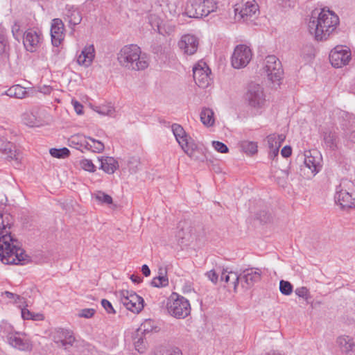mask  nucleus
Listing matches in <instances>:
<instances>
[{
	"label": "nucleus",
	"instance_id": "obj_1",
	"mask_svg": "<svg viewBox=\"0 0 355 355\" xmlns=\"http://www.w3.org/2000/svg\"><path fill=\"white\" fill-rule=\"evenodd\" d=\"M4 207L0 205V258L4 264L21 265L22 250L15 243L11 236V228L14 223L13 216L3 211Z\"/></svg>",
	"mask_w": 355,
	"mask_h": 355
},
{
	"label": "nucleus",
	"instance_id": "obj_2",
	"mask_svg": "<svg viewBox=\"0 0 355 355\" xmlns=\"http://www.w3.org/2000/svg\"><path fill=\"white\" fill-rule=\"evenodd\" d=\"M339 24V17L329 9L322 8L320 12H312L308 23L309 33L317 40H327Z\"/></svg>",
	"mask_w": 355,
	"mask_h": 355
},
{
	"label": "nucleus",
	"instance_id": "obj_3",
	"mask_svg": "<svg viewBox=\"0 0 355 355\" xmlns=\"http://www.w3.org/2000/svg\"><path fill=\"white\" fill-rule=\"evenodd\" d=\"M335 202L342 209L355 207V184L348 179H342L336 186Z\"/></svg>",
	"mask_w": 355,
	"mask_h": 355
},
{
	"label": "nucleus",
	"instance_id": "obj_4",
	"mask_svg": "<svg viewBox=\"0 0 355 355\" xmlns=\"http://www.w3.org/2000/svg\"><path fill=\"white\" fill-rule=\"evenodd\" d=\"M245 99L249 107L256 114H261L268 105L263 88L259 84L249 85Z\"/></svg>",
	"mask_w": 355,
	"mask_h": 355
},
{
	"label": "nucleus",
	"instance_id": "obj_5",
	"mask_svg": "<svg viewBox=\"0 0 355 355\" xmlns=\"http://www.w3.org/2000/svg\"><path fill=\"white\" fill-rule=\"evenodd\" d=\"M166 309L170 315L181 319L190 314L191 306L187 298L177 293H172L167 300Z\"/></svg>",
	"mask_w": 355,
	"mask_h": 355
},
{
	"label": "nucleus",
	"instance_id": "obj_6",
	"mask_svg": "<svg viewBox=\"0 0 355 355\" xmlns=\"http://www.w3.org/2000/svg\"><path fill=\"white\" fill-rule=\"evenodd\" d=\"M322 146L330 153H336L341 149L342 145L338 135V128L334 125L324 127L320 132Z\"/></svg>",
	"mask_w": 355,
	"mask_h": 355
},
{
	"label": "nucleus",
	"instance_id": "obj_7",
	"mask_svg": "<svg viewBox=\"0 0 355 355\" xmlns=\"http://www.w3.org/2000/svg\"><path fill=\"white\" fill-rule=\"evenodd\" d=\"M217 4L215 0H195L187 6L186 11L189 17L201 18L216 11Z\"/></svg>",
	"mask_w": 355,
	"mask_h": 355
},
{
	"label": "nucleus",
	"instance_id": "obj_8",
	"mask_svg": "<svg viewBox=\"0 0 355 355\" xmlns=\"http://www.w3.org/2000/svg\"><path fill=\"white\" fill-rule=\"evenodd\" d=\"M265 71L268 79L273 83L279 85L283 76L281 62L273 55H268L265 60Z\"/></svg>",
	"mask_w": 355,
	"mask_h": 355
},
{
	"label": "nucleus",
	"instance_id": "obj_9",
	"mask_svg": "<svg viewBox=\"0 0 355 355\" xmlns=\"http://www.w3.org/2000/svg\"><path fill=\"white\" fill-rule=\"evenodd\" d=\"M119 297L123 306L133 313H138L144 309V299L134 291H121Z\"/></svg>",
	"mask_w": 355,
	"mask_h": 355
},
{
	"label": "nucleus",
	"instance_id": "obj_10",
	"mask_svg": "<svg viewBox=\"0 0 355 355\" xmlns=\"http://www.w3.org/2000/svg\"><path fill=\"white\" fill-rule=\"evenodd\" d=\"M172 132L176 141L181 146L182 149L191 158L196 159L195 152L197 148L196 145L188 140V137L183 128L177 123L171 126Z\"/></svg>",
	"mask_w": 355,
	"mask_h": 355
},
{
	"label": "nucleus",
	"instance_id": "obj_11",
	"mask_svg": "<svg viewBox=\"0 0 355 355\" xmlns=\"http://www.w3.org/2000/svg\"><path fill=\"white\" fill-rule=\"evenodd\" d=\"M351 59V51L346 46H336L329 53L330 62L336 68H340L348 64Z\"/></svg>",
	"mask_w": 355,
	"mask_h": 355
},
{
	"label": "nucleus",
	"instance_id": "obj_12",
	"mask_svg": "<svg viewBox=\"0 0 355 355\" xmlns=\"http://www.w3.org/2000/svg\"><path fill=\"white\" fill-rule=\"evenodd\" d=\"M252 51L245 44L237 45L232 56V65L235 69L245 67L252 59Z\"/></svg>",
	"mask_w": 355,
	"mask_h": 355
},
{
	"label": "nucleus",
	"instance_id": "obj_13",
	"mask_svg": "<svg viewBox=\"0 0 355 355\" xmlns=\"http://www.w3.org/2000/svg\"><path fill=\"white\" fill-rule=\"evenodd\" d=\"M211 70L203 61H199L193 67V76L196 84L202 88H206L210 84Z\"/></svg>",
	"mask_w": 355,
	"mask_h": 355
},
{
	"label": "nucleus",
	"instance_id": "obj_14",
	"mask_svg": "<svg viewBox=\"0 0 355 355\" xmlns=\"http://www.w3.org/2000/svg\"><path fill=\"white\" fill-rule=\"evenodd\" d=\"M139 46L137 44H128L123 46L117 53V60L119 64L128 69L131 62H133V57L139 53Z\"/></svg>",
	"mask_w": 355,
	"mask_h": 355
},
{
	"label": "nucleus",
	"instance_id": "obj_15",
	"mask_svg": "<svg viewBox=\"0 0 355 355\" xmlns=\"http://www.w3.org/2000/svg\"><path fill=\"white\" fill-rule=\"evenodd\" d=\"M42 40L40 31L28 29L24 33V47L27 51L35 53L40 49Z\"/></svg>",
	"mask_w": 355,
	"mask_h": 355
},
{
	"label": "nucleus",
	"instance_id": "obj_16",
	"mask_svg": "<svg viewBox=\"0 0 355 355\" xmlns=\"http://www.w3.org/2000/svg\"><path fill=\"white\" fill-rule=\"evenodd\" d=\"M64 24L62 19L55 18L51 22V39L53 46L58 47L64 41L65 37Z\"/></svg>",
	"mask_w": 355,
	"mask_h": 355
},
{
	"label": "nucleus",
	"instance_id": "obj_17",
	"mask_svg": "<svg viewBox=\"0 0 355 355\" xmlns=\"http://www.w3.org/2000/svg\"><path fill=\"white\" fill-rule=\"evenodd\" d=\"M234 11L236 17L247 21L258 11V5L254 0H243L241 6H236Z\"/></svg>",
	"mask_w": 355,
	"mask_h": 355
},
{
	"label": "nucleus",
	"instance_id": "obj_18",
	"mask_svg": "<svg viewBox=\"0 0 355 355\" xmlns=\"http://www.w3.org/2000/svg\"><path fill=\"white\" fill-rule=\"evenodd\" d=\"M241 284L243 288L248 289L261 278V271L259 268H246L239 275Z\"/></svg>",
	"mask_w": 355,
	"mask_h": 355
},
{
	"label": "nucleus",
	"instance_id": "obj_19",
	"mask_svg": "<svg viewBox=\"0 0 355 355\" xmlns=\"http://www.w3.org/2000/svg\"><path fill=\"white\" fill-rule=\"evenodd\" d=\"M199 40L194 35L186 34L178 42V47L186 55H193L198 50Z\"/></svg>",
	"mask_w": 355,
	"mask_h": 355
},
{
	"label": "nucleus",
	"instance_id": "obj_20",
	"mask_svg": "<svg viewBox=\"0 0 355 355\" xmlns=\"http://www.w3.org/2000/svg\"><path fill=\"white\" fill-rule=\"evenodd\" d=\"M355 350L354 339L346 335L340 336L336 338L334 353L336 355H346Z\"/></svg>",
	"mask_w": 355,
	"mask_h": 355
},
{
	"label": "nucleus",
	"instance_id": "obj_21",
	"mask_svg": "<svg viewBox=\"0 0 355 355\" xmlns=\"http://www.w3.org/2000/svg\"><path fill=\"white\" fill-rule=\"evenodd\" d=\"M55 343L67 350L75 342L72 332L67 329H59L53 336Z\"/></svg>",
	"mask_w": 355,
	"mask_h": 355
},
{
	"label": "nucleus",
	"instance_id": "obj_22",
	"mask_svg": "<svg viewBox=\"0 0 355 355\" xmlns=\"http://www.w3.org/2000/svg\"><path fill=\"white\" fill-rule=\"evenodd\" d=\"M64 19L68 22L69 26L73 28L81 22L82 15L76 8L67 5L64 11Z\"/></svg>",
	"mask_w": 355,
	"mask_h": 355
},
{
	"label": "nucleus",
	"instance_id": "obj_23",
	"mask_svg": "<svg viewBox=\"0 0 355 355\" xmlns=\"http://www.w3.org/2000/svg\"><path fill=\"white\" fill-rule=\"evenodd\" d=\"M133 59V62H131L129 70L137 71H143L149 66L150 58L146 53H142L140 47L139 53H136Z\"/></svg>",
	"mask_w": 355,
	"mask_h": 355
},
{
	"label": "nucleus",
	"instance_id": "obj_24",
	"mask_svg": "<svg viewBox=\"0 0 355 355\" xmlns=\"http://www.w3.org/2000/svg\"><path fill=\"white\" fill-rule=\"evenodd\" d=\"M94 47L92 44L85 46L77 58L78 63L85 67L89 66L94 58Z\"/></svg>",
	"mask_w": 355,
	"mask_h": 355
},
{
	"label": "nucleus",
	"instance_id": "obj_25",
	"mask_svg": "<svg viewBox=\"0 0 355 355\" xmlns=\"http://www.w3.org/2000/svg\"><path fill=\"white\" fill-rule=\"evenodd\" d=\"M118 162L112 157H106L101 159V168L108 174H113L119 168Z\"/></svg>",
	"mask_w": 355,
	"mask_h": 355
},
{
	"label": "nucleus",
	"instance_id": "obj_26",
	"mask_svg": "<svg viewBox=\"0 0 355 355\" xmlns=\"http://www.w3.org/2000/svg\"><path fill=\"white\" fill-rule=\"evenodd\" d=\"M221 280H224L229 285H232L234 291L240 282L239 275L237 272L233 271H228L227 269L223 270L221 274Z\"/></svg>",
	"mask_w": 355,
	"mask_h": 355
},
{
	"label": "nucleus",
	"instance_id": "obj_27",
	"mask_svg": "<svg viewBox=\"0 0 355 355\" xmlns=\"http://www.w3.org/2000/svg\"><path fill=\"white\" fill-rule=\"evenodd\" d=\"M87 150H91L94 153H101L104 150V144L96 139L88 137L81 144Z\"/></svg>",
	"mask_w": 355,
	"mask_h": 355
},
{
	"label": "nucleus",
	"instance_id": "obj_28",
	"mask_svg": "<svg viewBox=\"0 0 355 355\" xmlns=\"http://www.w3.org/2000/svg\"><path fill=\"white\" fill-rule=\"evenodd\" d=\"M308 153L309 155L305 154L304 155V165L311 171L313 175H315L320 171V162L315 157L311 155L310 152Z\"/></svg>",
	"mask_w": 355,
	"mask_h": 355
},
{
	"label": "nucleus",
	"instance_id": "obj_29",
	"mask_svg": "<svg viewBox=\"0 0 355 355\" xmlns=\"http://www.w3.org/2000/svg\"><path fill=\"white\" fill-rule=\"evenodd\" d=\"M200 121L206 126H211L214 123V112L209 108H204L200 112Z\"/></svg>",
	"mask_w": 355,
	"mask_h": 355
},
{
	"label": "nucleus",
	"instance_id": "obj_30",
	"mask_svg": "<svg viewBox=\"0 0 355 355\" xmlns=\"http://www.w3.org/2000/svg\"><path fill=\"white\" fill-rule=\"evenodd\" d=\"M21 336V333L18 331L10 332L7 336L8 343L15 348L21 349L22 339Z\"/></svg>",
	"mask_w": 355,
	"mask_h": 355
},
{
	"label": "nucleus",
	"instance_id": "obj_31",
	"mask_svg": "<svg viewBox=\"0 0 355 355\" xmlns=\"http://www.w3.org/2000/svg\"><path fill=\"white\" fill-rule=\"evenodd\" d=\"M342 130L343 131V139L346 146H349L350 144L355 143V130L353 128H348L345 124L342 125Z\"/></svg>",
	"mask_w": 355,
	"mask_h": 355
},
{
	"label": "nucleus",
	"instance_id": "obj_32",
	"mask_svg": "<svg viewBox=\"0 0 355 355\" xmlns=\"http://www.w3.org/2000/svg\"><path fill=\"white\" fill-rule=\"evenodd\" d=\"M285 140V136L283 134H271L267 137V142L269 148L280 147Z\"/></svg>",
	"mask_w": 355,
	"mask_h": 355
},
{
	"label": "nucleus",
	"instance_id": "obj_33",
	"mask_svg": "<svg viewBox=\"0 0 355 355\" xmlns=\"http://www.w3.org/2000/svg\"><path fill=\"white\" fill-rule=\"evenodd\" d=\"M28 302L24 300V320H32L35 321H41L44 320V315L42 313H35L26 309Z\"/></svg>",
	"mask_w": 355,
	"mask_h": 355
},
{
	"label": "nucleus",
	"instance_id": "obj_34",
	"mask_svg": "<svg viewBox=\"0 0 355 355\" xmlns=\"http://www.w3.org/2000/svg\"><path fill=\"white\" fill-rule=\"evenodd\" d=\"M241 147L243 152L249 155H253L257 152V143L245 141L241 143Z\"/></svg>",
	"mask_w": 355,
	"mask_h": 355
},
{
	"label": "nucleus",
	"instance_id": "obj_35",
	"mask_svg": "<svg viewBox=\"0 0 355 355\" xmlns=\"http://www.w3.org/2000/svg\"><path fill=\"white\" fill-rule=\"evenodd\" d=\"M6 94L10 97L16 98H22V86L15 85L10 87L6 92Z\"/></svg>",
	"mask_w": 355,
	"mask_h": 355
},
{
	"label": "nucleus",
	"instance_id": "obj_36",
	"mask_svg": "<svg viewBox=\"0 0 355 355\" xmlns=\"http://www.w3.org/2000/svg\"><path fill=\"white\" fill-rule=\"evenodd\" d=\"M9 49L8 41L4 30L0 28V55L6 53Z\"/></svg>",
	"mask_w": 355,
	"mask_h": 355
},
{
	"label": "nucleus",
	"instance_id": "obj_37",
	"mask_svg": "<svg viewBox=\"0 0 355 355\" xmlns=\"http://www.w3.org/2000/svg\"><path fill=\"white\" fill-rule=\"evenodd\" d=\"M49 152L52 157L56 158H65L70 154L69 150L65 147L62 148H51Z\"/></svg>",
	"mask_w": 355,
	"mask_h": 355
},
{
	"label": "nucleus",
	"instance_id": "obj_38",
	"mask_svg": "<svg viewBox=\"0 0 355 355\" xmlns=\"http://www.w3.org/2000/svg\"><path fill=\"white\" fill-rule=\"evenodd\" d=\"M151 285L157 288L165 287L168 285V279L166 275H159L152 279Z\"/></svg>",
	"mask_w": 355,
	"mask_h": 355
},
{
	"label": "nucleus",
	"instance_id": "obj_39",
	"mask_svg": "<svg viewBox=\"0 0 355 355\" xmlns=\"http://www.w3.org/2000/svg\"><path fill=\"white\" fill-rule=\"evenodd\" d=\"M24 123L29 127H38L41 125L40 121L33 114H26L24 117Z\"/></svg>",
	"mask_w": 355,
	"mask_h": 355
},
{
	"label": "nucleus",
	"instance_id": "obj_40",
	"mask_svg": "<svg viewBox=\"0 0 355 355\" xmlns=\"http://www.w3.org/2000/svg\"><path fill=\"white\" fill-rule=\"evenodd\" d=\"M293 285L288 281L281 280L279 282V291L284 295H289L293 292Z\"/></svg>",
	"mask_w": 355,
	"mask_h": 355
},
{
	"label": "nucleus",
	"instance_id": "obj_41",
	"mask_svg": "<svg viewBox=\"0 0 355 355\" xmlns=\"http://www.w3.org/2000/svg\"><path fill=\"white\" fill-rule=\"evenodd\" d=\"M96 199L100 202L105 205H111L113 202L112 198L103 191H98L96 194Z\"/></svg>",
	"mask_w": 355,
	"mask_h": 355
},
{
	"label": "nucleus",
	"instance_id": "obj_42",
	"mask_svg": "<svg viewBox=\"0 0 355 355\" xmlns=\"http://www.w3.org/2000/svg\"><path fill=\"white\" fill-rule=\"evenodd\" d=\"M139 165V159L138 157H132L128 161V170L131 173H136Z\"/></svg>",
	"mask_w": 355,
	"mask_h": 355
},
{
	"label": "nucleus",
	"instance_id": "obj_43",
	"mask_svg": "<svg viewBox=\"0 0 355 355\" xmlns=\"http://www.w3.org/2000/svg\"><path fill=\"white\" fill-rule=\"evenodd\" d=\"M295 293L299 297L303 298L306 301L311 298L309 291L305 286L297 288Z\"/></svg>",
	"mask_w": 355,
	"mask_h": 355
},
{
	"label": "nucleus",
	"instance_id": "obj_44",
	"mask_svg": "<svg viewBox=\"0 0 355 355\" xmlns=\"http://www.w3.org/2000/svg\"><path fill=\"white\" fill-rule=\"evenodd\" d=\"M212 146L217 152L220 153H227L229 150L227 146L224 143L218 141H213Z\"/></svg>",
	"mask_w": 355,
	"mask_h": 355
},
{
	"label": "nucleus",
	"instance_id": "obj_45",
	"mask_svg": "<svg viewBox=\"0 0 355 355\" xmlns=\"http://www.w3.org/2000/svg\"><path fill=\"white\" fill-rule=\"evenodd\" d=\"M80 165L83 169L89 172H94L96 171V166L93 162L89 159H83L80 162Z\"/></svg>",
	"mask_w": 355,
	"mask_h": 355
},
{
	"label": "nucleus",
	"instance_id": "obj_46",
	"mask_svg": "<svg viewBox=\"0 0 355 355\" xmlns=\"http://www.w3.org/2000/svg\"><path fill=\"white\" fill-rule=\"evenodd\" d=\"M12 33L14 37L18 41L22 39V31L21 30V26L19 24L15 23L12 27Z\"/></svg>",
	"mask_w": 355,
	"mask_h": 355
},
{
	"label": "nucleus",
	"instance_id": "obj_47",
	"mask_svg": "<svg viewBox=\"0 0 355 355\" xmlns=\"http://www.w3.org/2000/svg\"><path fill=\"white\" fill-rule=\"evenodd\" d=\"M101 305L108 314H115L116 311L110 301L105 299L101 300Z\"/></svg>",
	"mask_w": 355,
	"mask_h": 355
},
{
	"label": "nucleus",
	"instance_id": "obj_48",
	"mask_svg": "<svg viewBox=\"0 0 355 355\" xmlns=\"http://www.w3.org/2000/svg\"><path fill=\"white\" fill-rule=\"evenodd\" d=\"M134 344L135 349L138 352L143 353L144 352L146 347L144 344V340L143 338H138L137 340L135 341Z\"/></svg>",
	"mask_w": 355,
	"mask_h": 355
},
{
	"label": "nucleus",
	"instance_id": "obj_49",
	"mask_svg": "<svg viewBox=\"0 0 355 355\" xmlns=\"http://www.w3.org/2000/svg\"><path fill=\"white\" fill-rule=\"evenodd\" d=\"M3 296L9 300V302L15 303L20 300V295L12 293L9 291H5Z\"/></svg>",
	"mask_w": 355,
	"mask_h": 355
},
{
	"label": "nucleus",
	"instance_id": "obj_50",
	"mask_svg": "<svg viewBox=\"0 0 355 355\" xmlns=\"http://www.w3.org/2000/svg\"><path fill=\"white\" fill-rule=\"evenodd\" d=\"M94 313L95 310L94 309H84L80 311L78 315L81 318H90Z\"/></svg>",
	"mask_w": 355,
	"mask_h": 355
},
{
	"label": "nucleus",
	"instance_id": "obj_51",
	"mask_svg": "<svg viewBox=\"0 0 355 355\" xmlns=\"http://www.w3.org/2000/svg\"><path fill=\"white\" fill-rule=\"evenodd\" d=\"M206 275H207V278L211 282H213L214 284H216L217 283L218 277V275L216 274V272L214 270H211L207 272L206 273Z\"/></svg>",
	"mask_w": 355,
	"mask_h": 355
},
{
	"label": "nucleus",
	"instance_id": "obj_52",
	"mask_svg": "<svg viewBox=\"0 0 355 355\" xmlns=\"http://www.w3.org/2000/svg\"><path fill=\"white\" fill-rule=\"evenodd\" d=\"M71 103L73 105L76 112L78 114H81L83 113V106L82 105V104L75 100H72Z\"/></svg>",
	"mask_w": 355,
	"mask_h": 355
},
{
	"label": "nucleus",
	"instance_id": "obj_53",
	"mask_svg": "<svg viewBox=\"0 0 355 355\" xmlns=\"http://www.w3.org/2000/svg\"><path fill=\"white\" fill-rule=\"evenodd\" d=\"M292 149L289 146H285L281 150V154L284 157H288L291 155Z\"/></svg>",
	"mask_w": 355,
	"mask_h": 355
},
{
	"label": "nucleus",
	"instance_id": "obj_54",
	"mask_svg": "<svg viewBox=\"0 0 355 355\" xmlns=\"http://www.w3.org/2000/svg\"><path fill=\"white\" fill-rule=\"evenodd\" d=\"M162 355H182V352L178 348L166 350Z\"/></svg>",
	"mask_w": 355,
	"mask_h": 355
},
{
	"label": "nucleus",
	"instance_id": "obj_55",
	"mask_svg": "<svg viewBox=\"0 0 355 355\" xmlns=\"http://www.w3.org/2000/svg\"><path fill=\"white\" fill-rule=\"evenodd\" d=\"M279 148L280 147H277L275 146V148H269L270 149V151H269V157L271 158V159H274L275 157H277L279 154Z\"/></svg>",
	"mask_w": 355,
	"mask_h": 355
},
{
	"label": "nucleus",
	"instance_id": "obj_56",
	"mask_svg": "<svg viewBox=\"0 0 355 355\" xmlns=\"http://www.w3.org/2000/svg\"><path fill=\"white\" fill-rule=\"evenodd\" d=\"M141 271L145 277H148L150 275V270L146 264L142 266Z\"/></svg>",
	"mask_w": 355,
	"mask_h": 355
},
{
	"label": "nucleus",
	"instance_id": "obj_57",
	"mask_svg": "<svg viewBox=\"0 0 355 355\" xmlns=\"http://www.w3.org/2000/svg\"><path fill=\"white\" fill-rule=\"evenodd\" d=\"M32 349V344L26 339H24V351H30Z\"/></svg>",
	"mask_w": 355,
	"mask_h": 355
},
{
	"label": "nucleus",
	"instance_id": "obj_58",
	"mask_svg": "<svg viewBox=\"0 0 355 355\" xmlns=\"http://www.w3.org/2000/svg\"><path fill=\"white\" fill-rule=\"evenodd\" d=\"M168 10L172 15H175L177 14L178 7H177L176 4H173V5L168 4Z\"/></svg>",
	"mask_w": 355,
	"mask_h": 355
},
{
	"label": "nucleus",
	"instance_id": "obj_59",
	"mask_svg": "<svg viewBox=\"0 0 355 355\" xmlns=\"http://www.w3.org/2000/svg\"><path fill=\"white\" fill-rule=\"evenodd\" d=\"M131 280L135 283H140L142 281V278L138 275H132L130 277Z\"/></svg>",
	"mask_w": 355,
	"mask_h": 355
},
{
	"label": "nucleus",
	"instance_id": "obj_60",
	"mask_svg": "<svg viewBox=\"0 0 355 355\" xmlns=\"http://www.w3.org/2000/svg\"><path fill=\"white\" fill-rule=\"evenodd\" d=\"M31 258L28 255L26 254L24 251V265L31 263Z\"/></svg>",
	"mask_w": 355,
	"mask_h": 355
},
{
	"label": "nucleus",
	"instance_id": "obj_61",
	"mask_svg": "<svg viewBox=\"0 0 355 355\" xmlns=\"http://www.w3.org/2000/svg\"><path fill=\"white\" fill-rule=\"evenodd\" d=\"M266 355H284L276 351H272L267 353Z\"/></svg>",
	"mask_w": 355,
	"mask_h": 355
},
{
	"label": "nucleus",
	"instance_id": "obj_62",
	"mask_svg": "<svg viewBox=\"0 0 355 355\" xmlns=\"http://www.w3.org/2000/svg\"><path fill=\"white\" fill-rule=\"evenodd\" d=\"M112 112V110H107V112H106V114H110Z\"/></svg>",
	"mask_w": 355,
	"mask_h": 355
},
{
	"label": "nucleus",
	"instance_id": "obj_63",
	"mask_svg": "<svg viewBox=\"0 0 355 355\" xmlns=\"http://www.w3.org/2000/svg\"><path fill=\"white\" fill-rule=\"evenodd\" d=\"M19 308L21 310V315L22 316V313H23V311H22V308H21V306H19Z\"/></svg>",
	"mask_w": 355,
	"mask_h": 355
},
{
	"label": "nucleus",
	"instance_id": "obj_64",
	"mask_svg": "<svg viewBox=\"0 0 355 355\" xmlns=\"http://www.w3.org/2000/svg\"><path fill=\"white\" fill-rule=\"evenodd\" d=\"M26 91H24V93H23L24 98V97H25V96H26Z\"/></svg>",
	"mask_w": 355,
	"mask_h": 355
}]
</instances>
